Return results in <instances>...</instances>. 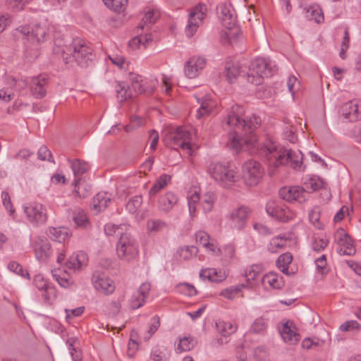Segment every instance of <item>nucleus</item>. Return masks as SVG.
<instances>
[{
    "mask_svg": "<svg viewBox=\"0 0 361 361\" xmlns=\"http://www.w3.org/2000/svg\"><path fill=\"white\" fill-rule=\"evenodd\" d=\"M260 276V268L257 265H252L245 271L247 281H256Z\"/></svg>",
    "mask_w": 361,
    "mask_h": 361,
    "instance_id": "obj_59",
    "label": "nucleus"
},
{
    "mask_svg": "<svg viewBox=\"0 0 361 361\" xmlns=\"http://www.w3.org/2000/svg\"><path fill=\"white\" fill-rule=\"evenodd\" d=\"M24 211L27 221L34 226H39L47 220V208L41 203L30 204L25 207Z\"/></svg>",
    "mask_w": 361,
    "mask_h": 361,
    "instance_id": "obj_12",
    "label": "nucleus"
},
{
    "mask_svg": "<svg viewBox=\"0 0 361 361\" xmlns=\"http://www.w3.org/2000/svg\"><path fill=\"white\" fill-rule=\"evenodd\" d=\"M243 114L244 109L242 106L233 105L224 123V128H233V131L230 133V139L227 145L236 152L250 150L252 147H259L253 133L261 124V119L255 115L242 118Z\"/></svg>",
    "mask_w": 361,
    "mask_h": 361,
    "instance_id": "obj_1",
    "label": "nucleus"
},
{
    "mask_svg": "<svg viewBox=\"0 0 361 361\" xmlns=\"http://www.w3.org/2000/svg\"><path fill=\"white\" fill-rule=\"evenodd\" d=\"M8 268L10 271L20 275L23 278L30 279V274L27 270H24L22 266L16 262H9Z\"/></svg>",
    "mask_w": 361,
    "mask_h": 361,
    "instance_id": "obj_58",
    "label": "nucleus"
},
{
    "mask_svg": "<svg viewBox=\"0 0 361 361\" xmlns=\"http://www.w3.org/2000/svg\"><path fill=\"white\" fill-rule=\"evenodd\" d=\"M197 344V341L191 336H185L179 339L177 346L178 353L186 352L192 350Z\"/></svg>",
    "mask_w": 361,
    "mask_h": 361,
    "instance_id": "obj_40",
    "label": "nucleus"
},
{
    "mask_svg": "<svg viewBox=\"0 0 361 361\" xmlns=\"http://www.w3.org/2000/svg\"><path fill=\"white\" fill-rule=\"evenodd\" d=\"M92 281L94 288L104 294H110L114 292L115 286L112 280L108 278L104 273L94 272Z\"/></svg>",
    "mask_w": 361,
    "mask_h": 361,
    "instance_id": "obj_18",
    "label": "nucleus"
},
{
    "mask_svg": "<svg viewBox=\"0 0 361 361\" xmlns=\"http://www.w3.org/2000/svg\"><path fill=\"white\" fill-rule=\"evenodd\" d=\"M329 244V240L326 238H319L314 236L312 240V249L319 252L325 249Z\"/></svg>",
    "mask_w": 361,
    "mask_h": 361,
    "instance_id": "obj_54",
    "label": "nucleus"
},
{
    "mask_svg": "<svg viewBox=\"0 0 361 361\" xmlns=\"http://www.w3.org/2000/svg\"><path fill=\"white\" fill-rule=\"evenodd\" d=\"M207 8L204 4L195 6L189 14L185 34L188 37L194 35L197 27L202 23L207 13Z\"/></svg>",
    "mask_w": 361,
    "mask_h": 361,
    "instance_id": "obj_11",
    "label": "nucleus"
},
{
    "mask_svg": "<svg viewBox=\"0 0 361 361\" xmlns=\"http://www.w3.org/2000/svg\"><path fill=\"white\" fill-rule=\"evenodd\" d=\"M47 234L51 239L61 243L70 237L71 231L66 227H51L49 228Z\"/></svg>",
    "mask_w": 361,
    "mask_h": 361,
    "instance_id": "obj_30",
    "label": "nucleus"
},
{
    "mask_svg": "<svg viewBox=\"0 0 361 361\" xmlns=\"http://www.w3.org/2000/svg\"><path fill=\"white\" fill-rule=\"evenodd\" d=\"M177 203V196L172 192H166L159 196L157 207L161 212L166 214L169 212Z\"/></svg>",
    "mask_w": 361,
    "mask_h": 361,
    "instance_id": "obj_23",
    "label": "nucleus"
},
{
    "mask_svg": "<svg viewBox=\"0 0 361 361\" xmlns=\"http://www.w3.org/2000/svg\"><path fill=\"white\" fill-rule=\"evenodd\" d=\"M339 114L350 122L361 120V100L353 99L344 103L340 108Z\"/></svg>",
    "mask_w": 361,
    "mask_h": 361,
    "instance_id": "obj_14",
    "label": "nucleus"
},
{
    "mask_svg": "<svg viewBox=\"0 0 361 361\" xmlns=\"http://www.w3.org/2000/svg\"><path fill=\"white\" fill-rule=\"evenodd\" d=\"M216 327L219 332L223 336H229L235 332L237 327L231 322H219L216 323Z\"/></svg>",
    "mask_w": 361,
    "mask_h": 361,
    "instance_id": "obj_50",
    "label": "nucleus"
},
{
    "mask_svg": "<svg viewBox=\"0 0 361 361\" xmlns=\"http://www.w3.org/2000/svg\"><path fill=\"white\" fill-rule=\"evenodd\" d=\"M87 259L86 255L82 252H78L70 257L66 262V267L69 269L77 271L81 269L83 266H86Z\"/></svg>",
    "mask_w": 361,
    "mask_h": 361,
    "instance_id": "obj_28",
    "label": "nucleus"
},
{
    "mask_svg": "<svg viewBox=\"0 0 361 361\" xmlns=\"http://www.w3.org/2000/svg\"><path fill=\"white\" fill-rule=\"evenodd\" d=\"M104 4L111 10L116 12H123L128 4V0H102Z\"/></svg>",
    "mask_w": 361,
    "mask_h": 361,
    "instance_id": "obj_48",
    "label": "nucleus"
},
{
    "mask_svg": "<svg viewBox=\"0 0 361 361\" xmlns=\"http://www.w3.org/2000/svg\"><path fill=\"white\" fill-rule=\"evenodd\" d=\"M126 225H116L113 224H107L104 226V232L107 235H119L123 234L122 231Z\"/></svg>",
    "mask_w": 361,
    "mask_h": 361,
    "instance_id": "obj_56",
    "label": "nucleus"
},
{
    "mask_svg": "<svg viewBox=\"0 0 361 361\" xmlns=\"http://www.w3.org/2000/svg\"><path fill=\"white\" fill-rule=\"evenodd\" d=\"M166 222L161 219H149L147 223V228L149 233H157L167 228Z\"/></svg>",
    "mask_w": 361,
    "mask_h": 361,
    "instance_id": "obj_41",
    "label": "nucleus"
},
{
    "mask_svg": "<svg viewBox=\"0 0 361 361\" xmlns=\"http://www.w3.org/2000/svg\"><path fill=\"white\" fill-rule=\"evenodd\" d=\"M206 65V59L201 56H192L185 63L184 72L188 78H196Z\"/></svg>",
    "mask_w": 361,
    "mask_h": 361,
    "instance_id": "obj_19",
    "label": "nucleus"
},
{
    "mask_svg": "<svg viewBox=\"0 0 361 361\" xmlns=\"http://www.w3.org/2000/svg\"><path fill=\"white\" fill-rule=\"evenodd\" d=\"M320 210L319 208L315 207L309 213L310 221L318 229H322L323 224L319 222Z\"/></svg>",
    "mask_w": 361,
    "mask_h": 361,
    "instance_id": "obj_57",
    "label": "nucleus"
},
{
    "mask_svg": "<svg viewBox=\"0 0 361 361\" xmlns=\"http://www.w3.org/2000/svg\"><path fill=\"white\" fill-rule=\"evenodd\" d=\"M292 260L293 256L290 252L283 253L278 257L276 262V267L284 274L289 276L290 274L288 271V267Z\"/></svg>",
    "mask_w": 361,
    "mask_h": 361,
    "instance_id": "obj_35",
    "label": "nucleus"
},
{
    "mask_svg": "<svg viewBox=\"0 0 361 361\" xmlns=\"http://www.w3.org/2000/svg\"><path fill=\"white\" fill-rule=\"evenodd\" d=\"M37 155L38 159H39L40 160H47L49 161L54 162L51 153L47 148V147L45 145H42L39 147Z\"/></svg>",
    "mask_w": 361,
    "mask_h": 361,
    "instance_id": "obj_63",
    "label": "nucleus"
},
{
    "mask_svg": "<svg viewBox=\"0 0 361 361\" xmlns=\"http://www.w3.org/2000/svg\"><path fill=\"white\" fill-rule=\"evenodd\" d=\"M220 16L223 26L226 29L233 28L236 25L235 10L231 4H222L219 7Z\"/></svg>",
    "mask_w": 361,
    "mask_h": 361,
    "instance_id": "obj_20",
    "label": "nucleus"
},
{
    "mask_svg": "<svg viewBox=\"0 0 361 361\" xmlns=\"http://www.w3.org/2000/svg\"><path fill=\"white\" fill-rule=\"evenodd\" d=\"M150 357L153 361H166L169 355L164 353L159 348H154L150 354Z\"/></svg>",
    "mask_w": 361,
    "mask_h": 361,
    "instance_id": "obj_64",
    "label": "nucleus"
},
{
    "mask_svg": "<svg viewBox=\"0 0 361 361\" xmlns=\"http://www.w3.org/2000/svg\"><path fill=\"white\" fill-rule=\"evenodd\" d=\"M49 27L47 23H39L30 27L21 26L17 29L23 37V39L31 43H42L47 40L49 33Z\"/></svg>",
    "mask_w": 361,
    "mask_h": 361,
    "instance_id": "obj_9",
    "label": "nucleus"
},
{
    "mask_svg": "<svg viewBox=\"0 0 361 361\" xmlns=\"http://www.w3.org/2000/svg\"><path fill=\"white\" fill-rule=\"evenodd\" d=\"M73 220L78 228H87L90 226V221L86 213L80 209L75 210Z\"/></svg>",
    "mask_w": 361,
    "mask_h": 361,
    "instance_id": "obj_38",
    "label": "nucleus"
},
{
    "mask_svg": "<svg viewBox=\"0 0 361 361\" xmlns=\"http://www.w3.org/2000/svg\"><path fill=\"white\" fill-rule=\"evenodd\" d=\"M75 192L81 198H85L89 195L91 190V186L87 184L85 181L81 180L80 178H75L74 180Z\"/></svg>",
    "mask_w": 361,
    "mask_h": 361,
    "instance_id": "obj_39",
    "label": "nucleus"
},
{
    "mask_svg": "<svg viewBox=\"0 0 361 361\" xmlns=\"http://www.w3.org/2000/svg\"><path fill=\"white\" fill-rule=\"evenodd\" d=\"M285 126L283 128V137L284 139L288 140L291 143H295L298 140L297 135H295L296 128L290 123L288 119L284 120Z\"/></svg>",
    "mask_w": 361,
    "mask_h": 361,
    "instance_id": "obj_44",
    "label": "nucleus"
},
{
    "mask_svg": "<svg viewBox=\"0 0 361 361\" xmlns=\"http://www.w3.org/2000/svg\"><path fill=\"white\" fill-rule=\"evenodd\" d=\"M221 253L220 255L222 256L224 261H230L234 257L235 255V247L233 245L228 244L221 248Z\"/></svg>",
    "mask_w": 361,
    "mask_h": 361,
    "instance_id": "obj_61",
    "label": "nucleus"
},
{
    "mask_svg": "<svg viewBox=\"0 0 361 361\" xmlns=\"http://www.w3.org/2000/svg\"><path fill=\"white\" fill-rule=\"evenodd\" d=\"M156 21V17L154 16V11H147L144 17L142 19L140 24L138 25L137 28L144 30L145 27L147 29L154 24Z\"/></svg>",
    "mask_w": 361,
    "mask_h": 361,
    "instance_id": "obj_53",
    "label": "nucleus"
},
{
    "mask_svg": "<svg viewBox=\"0 0 361 361\" xmlns=\"http://www.w3.org/2000/svg\"><path fill=\"white\" fill-rule=\"evenodd\" d=\"M266 211L270 216L282 222H287L295 216V213L288 207L274 201H270L267 204Z\"/></svg>",
    "mask_w": 361,
    "mask_h": 361,
    "instance_id": "obj_13",
    "label": "nucleus"
},
{
    "mask_svg": "<svg viewBox=\"0 0 361 361\" xmlns=\"http://www.w3.org/2000/svg\"><path fill=\"white\" fill-rule=\"evenodd\" d=\"M262 281L263 284L267 283L270 286V287L274 289H281L284 286V281L283 280V277L279 276L274 273H269L264 275L262 278Z\"/></svg>",
    "mask_w": 361,
    "mask_h": 361,
    "instance_id": "obj_33",
    "label": "nucleus"
},
{
    "mask_svg": "<svg viewBox=\"0 0 361 361\" xmlns=\"http://www.w3.org/2000/svg\"><path fill=\"white\" fill-rule=\"evenodd\" d=\"M216 197L214 192H208L202 197V207L204 213L210 212L216 202Z\"/></svg>",
    "mask_w": 361,
    "mask_h": 361,
    "instance_id": "obj_46",
    "label": "nucleus"
},
{
    "mask_svg": "<svg viewBox=\"0 0 361 361\" xmlns=\"http://www.w3.org/2000/svg\"><path fill=\"white\" fill-rule=\"evenodd\" d=\"M150 289L151 285L149 283L145 282L141 284L137 291L131 298L130 305L133 310L138 309L144 305Z\"/></svg>",
    "mask_w": 361,
    "mask_h": 361,
    "instance_id": "obj_21",
    "label": "nucleus"
},
{
    "mask_svg": "<svg viewBox=\"0 0 361 361\" xmlns=\"http://www.w3.org/2000/svg\"><path fill=\"white\" fill-rule=\"evenodd\" d=\"M280 334L283 341L290 345L296 344L300 339V335L296 331L295 327L293 326L292 323L290 324L288 322L284 324L280 331Z\"/></svg>",
    "mask_w": 361,
    "mask_h": 361,
    "instance_id": "obj_27",
    "label": "nucleus"
},
{
    "mask_svg": "<svg viewBox=\"0 0 361 361\" xmlns=\"http://www.w3.org/2000/svg\"><path fill=\"white\" fill-rule=\"evenodd\" d=\"M191 134L185 128L178 127L175 130L167 133L164 137V144L172 149L180 147L187 149L190 154L192 146L190 143Z\"/></svg>",
    "mask_w": 361,
    "mask_h": 361,
    "instance_id": "obj_8",
    "label": "nucleus"
},
{
    "mask_svg": "<svg viewBox=\"0 0 361 361\" xmlns=\"http://www.w3.org/2000/svg\"><path fill=\"white\" fill-rule=\"evenodd\" d=\"M110 198L106 197V193H97L93 198V207L99 212L105 209L108 207Z\"/></svg>",
    "mask_w": 361,
    "mask_h": 361,
    "instance_id": "obj_43",
    "label": "nucleus"
},
{
    "mask_svg": "<svg viewBox=\"0 0 361 361\" xmlns=\"http://www.w3.org/2000/svg\"><path fill=\"white\" fill-rule=\"evenodd\" d=\"M303 11L305 12V17L309 20H314L317 23H321L324 20L322 8L317 4L305 6L303 8Z\"/></svg>",
    "mask_w": 361,
    "mask_h": 361,
    "instance_id": "obj_29",
    "label": "nucleus"
},
{
    "mask_svg": "<svg viewBox=\"0 0 361 361\" xmlns=\"http://www.w3.org/2000/svg\"><path fill=\"white\" fill-rule=\"evenodd\" d=\"M207 172L216 183L226 188L233 186L239 178L235 169L221 162L210 163Z\"/></svg>",
    "mask_w": 361,
    "mask_h": 361,
    "instance_id": "obj_4",
    "label": "nucleus"
},
{
    "mask_svg": "<svg viewBox=\"0 0 361 361\" xmlns=\"http://www.w3.org/2000/svg\"><path fill=\"white\" fill-rule=\"evenodd\" d=\"M340 238L338 240L339 248L338 252L341 255H353L355 253V249L353 245L352 240L350 236L344 233L343 230L338 232Z\"/></svg>",
    "mask_w": 361,
    "mask_h": 361,
    "instance_id": "obj_24",
    "label": "nucleus"
},
{
    "mask_svg": "<svg viewBox=\"0 0 361 361\" xmlns=\"http://www.w3.org/2000/svg\"><path fill=\"white\" fill-rule=\"evenodd\" d=\"M7 83L11 87H15L16 90L19 92L21 90H24L28 85V82L25 80H17L12 76H9L7 78Z\"/></svg>",
    "mask_w": 361,
    "mask_h": 361,
    "instance_id": "obj_60",
    "label": "nucleus"
},
{
    "mask_svg": "<svg viewBox=\"0 0 361 361\" xmlns=\"http://www.w3.org/2000/svg\"><path fill=\"white\" fill-rule=\"evenodd\" d=\"M274 66L270 60L264 58H257L247 66L245 76L247 80L255 85H260L264 78L271 76L274 72Z\"/></svg>",
    "mask_w": 361,
    "mask_h": 361,
    "instance_id": "obj_5",
    "label": "nucleus"
},
{
    "mask_svg": "<svg viewBox=\"0 0 361 361\" xmlns=\"http://www.w3.org/2000/svg\"><path fill=\"white\" fill-rule=\"evenodd\" d=\"M279 195L281 199L287 202H298L301 204L307 200L308 192L304 188L295 185L281 188Z\"/></svg>",
    "mask_w": 361,
    "mask_h": 361,
    "instance_id": "obj_15",
    "label": "nucleus"
},
{
    "mask_svg": "<svg viewBox=\"0 0 361 361\" xmlns=\"http://www.w3.org/2000/svg\"><path fill=\"white\" fill-rule=\"evenodd\" d=\"M196 99L197 102L200 104V107L197 111V117L198 118H201L202 116L210 113L212 108V104L207 97L201 99L196 97Z\"/></svg>",
    "mask_w": 361,
    "mask_h": 361,
    "instance_id": "obj_42",
    "label": "nucleus"
},
{
    "mask_svg": "<svg viewBox=\"0 0 361 361\" xmlns=\"http://www.w3.org/2000/svg\"><path fill=\"white\" fill-rule=\"evenodd\" d=\"M248 285L245 283L232 286L222 290L220 293V295L228 300H233L239 294L243 288H245Z\"/></svg>",
    "mask_w": 361,
    "mask_h": 361,
    "instance_id": "obj_37",
    "label": "nucleus"
},
{
    "mask_svg": "<svg viewBox=\"0 0 361 361\" xmlns=\"http://www.w3.org/2000/svg\"><path fill=\"white\" fill-rule=\"evenodd\" d=\"M31 245L37 259L46 261L53 252L51 245L46 238L37 237Z\"/></svg>",
    "mask_w": 361,
    "mask_h": 361,
    "instance_id": "obj_17",
    "label": "nucleus"
},
{
    "mask_svg": "<svg viewBox=\"0 0 361 361\" xmlns=\"http://www.w3.org/2000/svg\"><path fill=\"white\" fill-rule=\"evenodd\" d=\"M160 326V319L157 315L154 316L149 323V329L147 330V334L145 336L144 339L145 341L149 340L153 334L158 330Z\"/></svg>",
    "mask_w": 361,
    "mask_h": 361,
    "instance_id": "obj_52",
    "label": "nucleus"
},
{
    "mask_svg": "<svg viewBox=\"0 0 361 361\" xmlns=\"http://www.w3.org/2000/svg\"><path fill=\"white\" fill-rule=\"evenodd\" d=\"M59 40H56L53 51L61 54L66 63L73 58L81 67H86L92 63L94 56L92 49L82 39H74L70 45L62 47Z\"/></svg>",
    "mask_w": 361,
    "mask_h": 361,
    "instance_id": "obj_3",
    "label": "nucleus"
},
{
    "mask_svg": "<svg viewBox=\"0 0 361 361\" xmlns=\"http://www.w3.org/2000/svg\"><path fill=\"white\" fill-rule=\"evenodd\" d=\"M361 325L355 320H349L342 324L339 329L342 331H350L353 330L359 331Z\"/></svg>",
    "mask_w": 361,
    "mask_h": 361,
    "instance_id": "obj_62",
    "label": "nucleus"
},
{
    "mask_svg": "<svg viewBox=\"0 0 361 361\" xmlns=\"http://www.w3.org/2000/svg\"><path fill=\"white\" fill-rule=\"evenodd\" d=\"M245 63L227 62L225 66L226 76L229 82H233L237 77L242 73H246Z\"/></svg>",
    "mask_w": 361,
    "mask_h": 361,
    "instance_id": "obj_26",
    "label": "nucleus"
},
{
    "mask_svg": "<svg viewBox=\"0 0 361 361\" xmlns=\"http://www.w3.org/2000/svg\"><path fill=\"white\" fill-rule=\"evenodd\" d=\"M258 153L264 158L269 167L274 170L286 164L298 171H304L305 169L302 164L303 155L300 151L286 149L270 140H267L259 146Z\"/></svg>",
    "mask_w": 361,
    "mask_h": 361,
    "instance_id": "obj_2",
    "label": "nucleus"
},
{
    "mask_svg": "<svg viewBox=\"0 0 361 361\" xmlns=\"http://www.w3.org/2000/svg\"><path fill=\"white\" fill-rule=\"evenodd\" d=\"M303 185L306 190L316 191L324 187V180L317 176H310L302 179Z\"/></svg>",
    "mask_w": 361,
    "mask_h": 361,
    "instance_id": "obj_36",
    "label": "nucleus"
},
{
    "mask_svg": "<svg viewBox=\"0 0 361 361\" xmlns=\"http://www.w3.org/2000/svg\"><path fill=\"white\" fill-rule=\"evenodd\" d=\"M53 278L57 281L59 285L63 288H69L73 284V281L70 277L66 271L59 269L51 271Z\"/></svg>",
    "mask_w": 361,
    "mask_h": 361,
    "instance_id": "obj_31",
    "label": "nucleus"
},
{
    "mask_svg": "<svg viewBox=\"0 0 361 361\" xmlns=\"http://www.w3.org/2000/svg\"><path fill=\"white\" fill-rule=\"evenodd\" d=\"M264 173L263 166L256 160L250 159L243 166V178L247 185L255 186L259 184Z\"/></svg>",
    "mask_w": 361,
    "mask_h": 361,
    "instance_id": "obj_10",
    "label": "nucleus"
},
{
    "mask_svg": "<svg viewBox=\"0 0 361 361\" xmlns=\"http://www.w3.org/2000/svg\"><path fill=\"white\" fill-rule=\"evenodd\" d=\"M138 252V243L132 235L128 233L121 234L116 245L118 258L129 262L137 257Z\"/></svg>",
    "mask_w": 361,
    "mask_h": 361,
    "instance_id": "obj_6",
    "label": "nucleus"
},
{
    "mask_svg": "<svg viewBox=\"0 0 361 361\" xmlns=\"http://www.w3.org/2000/svg\"><path fill=\"white\" fill-rule=\"evenodd\" d=\"M249 212V209L245 207H240L233 210L230 215L232 226L237 230L243 229Z\"/></svg>",
    "mask_w": 361,
    "mask_h": 361,
    "instance_id": "obj_25",
    "label": "nucleus"
},
{
    "mask_svg": "<svg viewBox=\"0 0 361 361\" xmlns=\"http://www.w3.org/2000/svg\"><path fill=\"white\" fill-rule=\"evenodd\" d=\"M268 326L267 320L263 317L257 318L250 329V332L253 334H264Z\"/></svg>",
    "mask_w": 361,
    "mask_h": 361,
    "instance_id": "obj_47",
    "label": "nucleus"
},
{
    "mask_svg": "<svg viewBox=\"0 0 361 361\" xmlns=\"http://www.w3.org/2000/svg\"><path fill=\"white\" fill-rule=\"evenodd\" d=\"M75 343V340L73 338H68L66 341V344L68 346V349L70 351V354L72 357L73 361H80L82 359V353L80 350H78L74 344Z\"/></svg>",
    "mask_w": 361,
    "mask_h": 361,
    "instance_id": "obj_55",
    "label": "nucleus"
},
{
    "mask_svg": "<svg viewBox=\"0 0 361 361\" xmlns=\"http://www.w3.org/2000/svg\"><path fill=\"white\" fill-rule=\"evenodd\" d=\"M198 249L195 246H185L180 247L177 251V255L183 260H188L195 255Z\"/></svg>",
    "mask_w": 361,
    "mask_h": 361,
    "instance_id": "obj_49",
    "label": "nucleus"
},
{
    "mask_svg": "<svg viewBox=\"0 0 361 361\" xmlns=\"http://www.w3.org/2000/svg\"><path fill=\"white\" fill-rule=\"evenodd\" d=\"M68 161L71 164V168L75 178L83 175L89 170L90 166L88 163L85 161L79 159H75L74 160L68 159Z\"/></svg>",
    "mask_w": 361,
    "mask_h": 361,
    "instance_id": "obj_32",
    "label": "nucleus"
},
{
    "mask_svg": "<svg viewBox=\"0 0 361 361\" xmlns=\"http://www.w3.org/2000/svg\"><path fill=\"white\" fill-rule=\"evenodd\" d=\"M49 78L45 74L32 77L29 81L31 94L36 99H42L47 94Z\"/></svg>",
    "mask_w": 361,
    "mask_h": 361,
    "instance_id": "obj_16",
    "label": "nucleus"
},
{
    "mask_svg": "<svg viewBox=\"0 0 361 361\" xmlns=\"http://www.w3.org/2000/svg\"><path fill=\"white\" fill-rule=\"evenodd\" d=\"M171 176L168 174L161 175L149 190V197H152L153 196H155L161 189L167 185V184L171 181Z\"/></svg>",
    "mask_w": 361,
    "mask_h": 361,
    "instance_id": "obj_34",
    "label": "nucleus"
},
{
    "mask_svg": "<svg viewBox=\"0 0 361 361\" xmlns=\"http://www.w3.org/2000/svg\"><path fill=\"white\" fill-rule=\"evenodd\" d=\"M228 31L225 32L224 35L227 42L231 44H235L243 39V33L240 29L236 25L233 28L227 29Z\"/></svg>",
    "mask_w": 361,
    "mask_h": 361,
    "instance_id": "obj_45",
    "label": "nucleus"
},
{
    "mask_svg": "<svg viewBox=\"0 0 361 361\" xmlns=\"http://www.w3.org/2000/svg\"><path fill=\"white\" fill-rule=\"evenodd\" d=\"M130 86L124 82H119L116 85L117 97L123 102L128 99L136 97L145 92L143 78L141 75L130 74Z\"/></svg>",
    "mask_w": 361,
    "mask_h": 361,
    "instance_id": "obj_7",
    "label": "nucleus"
},
{
    "mask_svg": "<svg viewBox=\"0 0 361 361\" xmlns=\"http://www.w3.org/2000/svg\"><path fill=\"white\" fill-rule=\"evenodd\" d=\"M142 202V197L141 195H135L131 197L127 202L126 209L131 214L135 213L140 208Z\"/></svg>",
    "mask_w": 361,
    "mask_h": 361,
    "instance_id": "obj_51",
    "label": "nucleus"
},
{
    "mask_svg": "<svg viewBox=\"0 0 361 361\" xmlns=\"http://www.w3.org/2000/svg\"><path fill=\"white\" fill-rule=\"evenodd\" d=\"M200 277L202 280L207 279L211 282L220 283L226 280L228 277V273L223 269L207 268L200 271Z\"/></svg>",
    "mask_w": 361,
    "mask_h": 361,
    "instance_id": "obj_22",
    "label": "nucleus"
}]
</instances>
